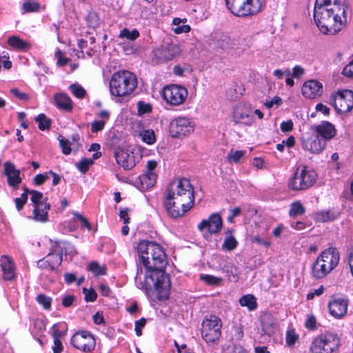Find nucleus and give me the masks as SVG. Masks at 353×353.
<instances>
[{"label": "nucleus", "mask_w": 353, "mask_h": 353, "mask_svg": "<svg viewBox=\"0 0 353 353\" xmlns=\"http://www.w3.org/2000/svg\"><path fill=\"white\" fill-rule=\"evenodd\" d=\"M10 92L16 98L22 100L27 101L29 99V97L27 94L21 92L18 88H14L10 90Z\"/></svg>", "instance_id": "bf43d9fd"}, {"label": "nucleus", "mask_w": 353, "mask_h": 353, "mask_svg": "<svg viewBox=\"0 0 353 353\" xmlns=\"http://www.w3.org/2000/svg\"><path fill=\"white\" fill-rule=\"evenodd\" d=\"M234 117L236 122L242 123L248 125H250L254 118L252 111L245 106H239L234 112Z\"/></svg>", "instance_id": "b1692460"}, {"label": "nucleus", "mask_w": 353, "mask_h": 353, "mask_svg": "<svg viewBox=\"0 0 353 353\" xmlns=\"http://www.w3.org/2000/svg\"><path fill=\"white\" fill-rule=\"evenodd\" d=\"M224 353H247V351L241 346H229Z\"/></svg>", "instance_id": "69168bd1"}, {"label": "nucleus", "mask_w": 353, "mask_h": 353, "mask_svg": "<svg viewBox=\"0 0 353 353\" xmlns=\"http://www.w3.org/2000/svg\"><path fill=\"white\" fill-rule=\"evenodd\" d=\"M138 112L140 114L149 113L152 111V106L150 103H146L143 101H139L137 103Z\"/></svg>", "instance_id": "5fc2aeb1"}, {"label": "nucleus", "mask_w": 353, "mask_h": 353, "mask_svg": "<svg viewBox=\"0 0 353 353\" xmlns=\"http://www.w3.org/2000/svg\"><path fill=\"white\" fill-rule=\"evenodd\" d=\"M59 144L64 154L68 155L71 152L70 143L68 140L62 137L59 139Z\"/></svg>", "instance_id": "4d7b16f0"}, {"label": "nucleus", "mask_w": 353, "mask_h": 353, "mask_svg": "<svg viewBox=\"0 0 353 353\" xmlns=\"http://www.w3.org/2000/svg\"><path fill=\"white\" fill-rule=\"evenodd\" d=\"M194 129V123L185 117H179L174 119L169 125L171 137L179 139L189 136L192 133Z\"/></svg>", "instance_id": "9d476101"}, {"label": "nucleus", "mask_w": 353, "mask_h": 353, "mask_svg": "<svg viewBox=\"0 0 353 353\" xmlns=\"http://www.w3.org/2000/svg\"><path fill=\"white\" fill-rule=\"evenodd\" d=\"M341 345L338 334L325 331L312 339L308 351L309 353H338Z\"/></svg>", "instance_id": "423d86ee"}, {"label": "nucleus", "mask_w": 353, "mask_h": 353, "mask_svg": "<svg viewBox=\"0 0 353 353\" xmlns=\"http://www.w3.org/2000/svg\"><path fill=\"white\" fill-rule=\"evenodd\" d=\"M301 90L305 97L314 99L322 94L323 85L316 80H310L304 83Z\"/></svg>", "instance_id": "412c9836"}, {"label": "nucleus", "mask_w": 353, "mask_h": 353, "mask_svg": "<svg viewBox=\"0 0 353 353\" xmlns=\"http://www.w3.org/2000/svg\"><path fill=\"white\" fill-rule=\"evenodd\" d=\"M318 178L317 173L307 166H299L290 179L288 187L292 190H305L313 186Z\"/></svg>", "instance_id": "6e6552de"}, {"label": "nucleus", "mask_w": 353, "mask_h": 353, "mask_svg": "<svg viewBox=\"0 0 353 353\" xmlns=\"http://www.w3.org/2000/svg\"><path fill=\"white\" fill-rule=\"evenodd\" d=\"M194 199V189L190 181L179 179L172 181L167 188L164 205L172 217L178 218L192 208Z\"/></svg>", "instance_id": "7ed1b4c3"}, {"label": "nucleus", "mask_w": 353, "mask_h": 353, "mask_svg": "<svg viewBox=\"0 0 353 353\" xmlns=\"http://www.w3.org/2000/svg\"><path fill=\"white\" fill-rule=\"evenodd\" d=\"M187 22V19L184 18L183 19L180 18H174L172 20V25L176 26L173 28V31L176 34L181 33H187L189 32L191 30L190 26L189 25H185V23Z\"/></svg>", "instance_id": "7c9ffc66"}, {"label": "nucleus", "mask_w": 353, "mask_h": 353, "mask_svg": "<svg viewBox=\"0 0 353 353\" xmlns=\"http://www.w3.org/2000/svg\"><path fill=\"white\" fill-rule=\"evenodd\" d=\"M282 104V99L281 97L278 96H275L273 97V99L270 101H266L264 103V105L268 108L270 109L273 107L274 105H276V106H279Z\"/></svg>", "instance_id": "13d9d810"}, {"label": "nucleus", "mask_w": 353, "mask_h": 353, "mask_svg": "<svg viewBox=\"0 0 353 353\" xmlns=\"http://www.w3.org/2000/svg\"><path fill=\"white\" fill-rule=\"evenodd\" d=\"M53 332H52V338L54 341V344L52 347V350L53 353H61L63 350V346L61 341L59 339V336H61V332L58 329L56 328V326L54 325L52 327Z\"/></svg>", "instance_id": "473e14b6"}, {"label": "nucleus", "mask_w": 353, "mask_h": 353, "mask_svg": "<svg viewBox=\"0 0 353 353\" xmlns=\"http://www.w3.org/2000/svg\"><path fill=\"white\" fill-rule=\"evenodd\" d=\"M238 245V242L234 236L230 234L227 236L222 244V249L225 251L234 250Z\"/></svg>", "instance_id": "4c0bfd02"}, {"label": "nucleus", "mask_w": 353, "mask_h": 353, "mask_svg": "<svg viewBox=\"0 0 353 353\" xmlns=\"http://www.w3.org/2000/svg\"><path fill=\"white\" fill-rule=\"evenodd\" d=\"M54 104L59 109L65 111H71L72 109V101L70 97L63 92L57 93L54 96Z\"/></svg>", "instance_id": "393cba45"}, {"label": "nucleus", "mask_w": 353, "mask_h": 353, "mask_svg": "<svg viewBox=\"0 0 353 353\" xmlns=\"http://www.w3.org/2000/svg\"><path fill=\"white\" fill-rule=\"evenodd\" d=\"M232 44L230 37L225 35L221 36L216 41V46L221 49H228L231 48Z\"/></svg>", "instance_id": "de8ad7c7"}, {"label": "nucleus", "mask_w": 353, "mask_h": 353, "mask_svg": "<svg viewBox=\"0 0 353 353\" xmlns=\"http://www.w3.org/2000/svg\"><path fill=\"white\" fill-rule=\"evenodd\" d=\"M0 265L4 280H12L15 277L16 274L15 265L12 259L7 255L1 256L0 259Z\"/></svg>", "instance_id": "5701e85b"}, {"label": "nucleus", "mask_w": 353, "mask_h": 353, "mask_svg": "<svg viewBox=\"0 0 353 353\" xmlns=\"http://www.w3.org/2000/svg\"><path fill=\"white\" fill-rule=\"evenodd\" d=\"M8 44L14 50L21 52H26L32 47L29 41L23 40L14 35L8 37Z\"/></svg>", "instance_id": "a878e982"}, {"label": "nucleus", "mask_w": 353, "mask_h": 353, "mask_svg": "<svg viewBox=\"0 0 353 353\" xmlns=\"http://www.w3.org/2000/svg\"><path fill=\"white\" fill-rule=\"evenodd\" d=\"M105 123H106L104 120H94L90 123L91 132L92 133H97L98 132L103 130Z\"/></svg>", "instance_id": "8fccbe9b"}, {"label": "nucleus", "mask_w": 353, "mask_h": 353, "mask_svg": "<svg viewBox=\"0 0 353 353\" xmlns=\"http://www.w3.org/2000/svg\"><path fill=\"white\" fill-rule=\"evenodd\" d=\"M342 74L347 77L353 79V60L343 68Z\"/></svg>", "instance_id": "0e129e2a"}, {"label": "nucleus", "mask_w": 353, "mask_h": 353, "mask_svg": "<svg viewBox=\"0 0 353 353\" xmlns=\"http://www.w3.org/2000/svg\"><path fill=\"white\" fill-rule=\"evenodd\" d=\"M155 172H145L139 176V181L143 189H149L154 185L157 181Z\"/></svg>", "instance_id": "c756f323"}, {"label": "nucleus", "mask_w": 353, "mask_h": 353, "mask_svg": "<svg viewBox=\"0 0 353 353\" xmlns=\"http://www.w3.org/2000/svg\"><path fill=\"white\" fill-rule=\"evenodd\" d=\"M223 270L229 280L234 282L238 281L239 271L234 265L232 264H228L224 267Z\"/></svg>", "instance_id": "f704fd0d"}, {"label": "nucleus", "mask_w": 353, "mask_h": 353, "mask_svg": "<svg viewBox=\"0 0 353 353\" xmlns=\"http://www.w3.org/2000/svg\"><path fill=\"white\" fill-rule=\"evenodd\" d=\"M179 54V47L174 43L161 45L152 50L153 59L157 63H163L172 60Z\"/></svg>", "instance_id": "4468645a"}, {"label": "nucleus", "mask_w": 353, "mask_h": 353, "mask_svg": "<svg viewBox=\"0 0 353 353\" xmlns=\"http://www.w3.org/2000/svg\"><path fill=\"white\" fill-rule=\"evenodd\" d=\"M239 303L243 307H246L250 311L256 309V299L252 294H246L239 299Z\"/></svg>", "instance_id": "2f4dec72"}, {"label": "nucleus", "mask_w": 353, "mask_h": 353, "mask_svg": "<svg viewBox=\"0 0 353 353\" xmlns=\"http://www.w3.org/2000/svg\"><path fill=\"white\" fill-rule=\"evenodd\" d=\"M37 301L42 305L45 310H50L51 307L52 299L43 294H40L37 296Z\"/></svg>", "instance_id": "49530a36"}, {"label": "nucleus", "mask_w": 353, "mask_h": 353, "mask_svg": "<svg viewBox=\"0 0 353 353\" xmlns=\"http://www.w3.org/2000/svg\"><path fill=\"white\" fill-rule=\"evenodd\" d=\"M346 0H316L314 19L320 31L325 34L340 32L347 21Z\"/></svg>", "instance_id": "f03ea898"}, {"label": "nucleus", "mask_w": 353, "mask_h": 353, "mask_svg": "<svg viewBox=\"0 0 353 353\" xmlns=\"http://www.w3.org/2000/svg\"><path fill=\"white\" fill-rule=\"evenodd\" d=\"M261 327L264 334L271 335L274 332V320L273 316L268 313H265L261 318Z\"/></svg>", "instance_id": "cd10ccee"}, {"label": "nucleus", "mask_w": 353, "mask_h": 353, "mask_svg": "<svg viewBox=\"0 0 353 353\" xmlns=\"http://www.w3.org/2000/svg\"><path fill=\"white\" fill-rule=\"evenodd\" d=\"M293 128V123L291 120L283 121L281 123V130L284 132H290Z\"/></svg>", "instance_id": "774afa93"}, {"label": "nucleus", "mask_w": 353, "mask_h": 353, "mask_svg": "<svg viewBox=\"0 0 353 353\" xmlns=\"http://www.w3.org/2000/svg\"><path fill=\"white\" fill-rule=\"evenodd\" d=\"M137 87L136 75L128 70H119L113 73L110 80V94L115 97H124L134 92Z\"/></svg>", "instance_id": "20e7f679"}, {"label": "nucleus", "mask_w": 353, "mask_h": 353, "mask_svg": "<svg viewBox=\"0 0 353 353\" xmlns=\"http://www.w3.org/2000/svg\"><path fill=\"white\" fill-rule=\"evenodd\" d=\"M3 167L4 174L7 176L8 185L14 189L18 188L22 181L20 177V171L17 170L14 165L10 162H6Z\"/></svg>", "instance_id": "aec40b11"}, {"label": "nucleus", "mask_w": 353, "mask_h": 353, "mask_svg": "<svg viewBox=\"0 0 353 353\" xmlns=\"http://www.w3.org/2000/svg\"><path fill=\"white\" fill-rule=\"evenodd\" d=\"M188 90L179 85H170L165 86L162 92L163 99L167 103L172 105L183 104L188 97Z\"/></svg>", "instance_id": "9b49d317"}, {"label": "nucleus", "mask_w": 353, "mask_h": 353, "mask_svg": "<svg viewBox=\"0 0 353 353\" xmlns=\"http://www.w3.org/2000/svg\"><path fill=\"white\" fill-rule=\"evenodd\" d=\"M305 70L300 65H296L292 69V77L299 78L304 74Z\"/></svg>", "instance_id": "338daca9"}, {"label": "nucleus", "mask_w": 353, "mask_h": 353, "mask_svg": "<svg viewBox=\"0 0 353 353\" xmlns=\"http://www.w3.org/2000/svg\"><path fill=\"white\" fill-rule=\"evenodd\" d=\"M36 121L39 123V128L41 130H45L49 129L50 127L51 121L46 117L44 114H40L36 118Z\"/></svg>", "instance_id": "37998d69"}, {"label": "nucleus", "mask_w": 353, "mask_h": 353, "mask_svg": "<svg viewBox=\"0 0 353 353\" xmlns=\"http://www.w3.org/2000/svg\"><path fill=\"white\" fill-rule=\"evenodd\" d=\"M34 206L33 211V219L37 221L46 222L48 220V211L50 210V205L48 203H45L43 205Z\"/></svg>", "instance_id": "c85d7f7f"}, {"label": "nucleus", "mask_w": 353, "mask_h": 353, "mask_svg": "<svg viewBox=\"0 0 353 353\" xmlns=\"http://www.w3.org/2000/svg\"><path fill=\"white\" fill-rule=\"evenodd\" d=\"M140 136L143 141L149 145L153 144L156 141L155 134L152 130H143Z\"/></svg>", "instance_id": "a19ab883"}, {"label": "nucleus", "mask_w": 353, "mask_h": 353, "mask_svg": "<svg viewBox=\"0 0 353 353\" xmlns=\"http://www.w3.org/2000/svg\"><path fill=\"white\" fill-rule=\"evenodd\" d=\"M221 319L214 315H210L203 320L201 334L206 343H214L218 341L221 334Z\"/></svg>", "instance_id": "1a4fd4ad"}, {"label": "nucleus", "mask_w": 353, "mask_h": 353, "mask_svg": "<svg viewBox=\"0 0 353 353\" xmlns=\"http://www.w3.org/2000/svg\"><path fill=\"white\" fill-rule=\"evenodd\" d=\"M223 221L221 216L214 213L210 216L208 219H203L198 225L197 228L200 232L207 228L210 234L218 233L222 228Z\"/></svg>", "instance_id": "f3484780"}, {"label": "nucleus", "mask_w": 353, "mask_h": 353, "mask_svg": "<svg viewBox=\"0 0 353 353\" xmlns=\"http://www.w3.org/2000/svg\"><path fill=\"white\" fill-rule=\"evenodd\" d=\"M146 320L144 318H141V319L135 322V327L134 330L136 334L138 336H140L142 334V328L145 325Z\"/></svg>", "instance_id": "680f3d73"}, {"label": "nucleus", "mask_w": 353, "mask_h": 353, "mask_svg": "<svg viewBox=\"0 0 353 353\" xmlns=\"http://www.w3.org/2000/svg\"><path fill=\"white\" fill-rule=\"evenodd\" d=\"M305 212V208L303 205L299 201L294 202L291 204L290 210V215L292 216H296L297 215H301Z\"/></svg>", "instance_id": "79ce46f5"}, {"label": "nucleus", "mask_w": 353, "mask_h": 353, "mask_svg": "<svg viewBox=\"0 0 353 353\" xmlns=\"http://www.w3.org/2000/svg\"><path fill=\"white\" fill-rule=\"evenodd\" d=\"M138 254L145 268L143 278L142 268H137L135 281L140 288L148 290L154 287L158 292L159 299L168 298L170 291V281L165 273L168 263L166 254L163 248L158 243L142 241L138 245Z\"/></svg>", "instance_id": "f257e3e1"}, {"label": "nucleus", "mask_w": 353, "mask_h": 353, "mask_svg": "<svg viewBox=\"0 0 353 353\" xmlns=\"http://www.w3.org/2000/svg\"><path fill=\"white\" fill-rule=\"evenodd\" d=\"M228 9L239 17H252L265 8L266 0H225Z\"/></svg>", "instance_id": "0eeeda50"}, {"label": "nucleus", "mask_w": 353, "mask_h": 353, "mask_svg": "<svg viewBox=\"0 0 353 353\" xmlns=\"http://www.w3.org/2000/svg\"><path fill=\"white\" fill-rule=\"evenodd\" d=\"M339 252L335 248H328L321 252L312 266V275L320 279L330 274L339 265Z\"/></svg>", "instance_id": "39448f33"}, {"label": "nucleus", "mask_w": 353, "mask_h": 353, "mask_svg": "<svg viewBox=\"0 0 353 353\" xmlns=\"http://www.w3.org/2000/svg\"><path fill=\"white\" fill-rule=\"evenodd\" d=\"M330 314L335 319H341L347 312L348 300L341 297H332L327 305Z\"/></svg>", "instance_id": "dca6fc26"}, {"label": "nucleus", "mask_w": 353, "mask_h": 353, "mask_svg": "<svg viewBox=\"0 0 353 353\" xmlns=\"http://www.w3.org/2000/svg\"><path fill=\"white\" fill-rule=\"evenodd\" d=\"M83 292L85 295V300L87 302H93L97 299V292L92 289L83 288Z\"/></svg>", "instance_id": "603ef678"}, {"label": "nucleus", "mask_w": 353, "mask_h": 353, "mask_svg": "<svg viewBox=\"0 0 353 353\" xmlns=\"http://www.w3.org/2000/svg\"><path fill=\"white\" fill-rule=\"evenodd\" d=\"M55 54L57 59V65L59 66H64L68 63L69 59L64 57L61 50H57Z\"/></svg>", "instance_id": "e2e57ef3"}, {"label": "nucleus", "mask_w": 353, "mask_h": 353, "mask_svg": "<svg viewBox=\"0 0 353 353\" xmlns=\"http://www.w3.org/2000/svg\"><path fill=\"white\" fill-rule=\"evenodd\" d=\"M50 179L49 173L37 174L33 179V183L36 185H41Z\"/></svg>", "instance_id": "864d4df0"}, {"label": "nucleus", "mask_w": 353, "mask_h": 353, "mask_svg": "<svg viewBox=\"0 0 353 353\" xmlns=\"http://www.w3.org/2000/svg\"><path fill=\"white\" fill-rule=\"evenodd\" d=\"M62 255V250H56V252L49 253L46 257L38 261L37 265L41 269L54 270L61 264Z\"/></svg>", "instance_id": "a211bd4d"}, {"label": "nucleus", "mask_w": 353, "mask_h": 353, "mask_svg": "<svg viewBox=\"0 0 353 353\" xmlns=\"http://www.w3.org/2000/svg\"><path fill=\"white\" fill-rule=\"evenodd\" d=\"M31 194L30 200L34 205V206L44 205L45 203H47V198H43V195L41 192L37 190L30 191Z\"/></svg>", "instance_id": "c9c22d12"}, {"label": "nucleus", "mask_w": 353, "mask_h": 353, "mask_svg": "<svg viewBox=\"0 0 353 353\" xmlns=\"http://www.w3.org/2000/svg\"><path fill=\"white\" fill-rule=\"evenodd\" d=\"M69 90L78 99H83L86 94L85 90L79 84L74 83L70 85Z\"/></svg>", "instance_id": "ea45409f"}, {"label": "nucleus", "mask_w": 353, "mask_h": 353, "mask_svg": "<svg viewBox=\"0 0 353 353\" xmlns=\"http://www.w3.org/2000/svg\"><path fill=\"white\" fill-rule=\"evenodd\" d=\"M201 279L210 285H219L221 279L210 274L201 275Z\"/></svg>", "instance_id": "a18cd8bd"}, {"label": "nucleus", "mask_w": 353, "mask_h": 353, "mask_svg": "<svg viewBox=\"0 0 353 353\" xmlns=\"http://www.w3.org/2000/svg\"><path fill=\"white\" fill-rule=\"evenodd\" d=\"M299 339V335L294 330L287 331L285 341L288 346H292Z\"/></svg>", "instance_id": "09e8293b"}, {"label": "nucleus", "mask_w": 353, "mask_h": 353, "mask_svg": "<svg viewBox=\"0 0 353 353\" xmlns=\"http://www.w3.org/2000/svg\"><path fill=\"white\" fill-rule=\"evenodd\" d=\"M339 217V213L336 212L329 210H321L316 212L313 215V218L316 222L325 223L332 221Z\"/></svg>", "instance_id": "bb28decb"}, {"label": "nucleus", "mask_w": 353, "mask_h": 353, "mask_svg": "<svg viewBox=\"0 0 353 353\" xmlns=\"http://www.w3.org/2000/svg\"><path fill=\"white\" fill-rule=\"evenodd\" d=\"M94 163L92 159H83L76 163L77 168L82 172L85 173L88 171L90 166Z\"/></svg>", "instance_id": "c03bdc74"}, {"label": "nucleus", "mask_w": 353, "mask_h": 353, "mask_svg": "<svg viewBox=\"0 0 353 353\" xmlns=\"http://www.w3.org/2000/svg\"><path fill=\"white\" fill-rule=\"evenodd\" d=\"M302 148L310 153L319 154L325 148L326 143L321 139L314 132L306 134L301 138Z\"/></svg>", "instance_id": "2eb2a0df"}, {"label": "nucleus", "mask_w": 353, "mask_h": 353, "mask_svg": "<svg viewBox=\"0 0 353 353\" xmlns=\"http://www.w3.org/2000/svg\"><path fill=\"white\" fill-rule=\"evenodd\" d=\"M114 157L117 163L125 170L132 169L136 165L134 153L128 150L118 148L115 152Z\"/></svg>", "instance_id": "6ab92c4d"}, {"label": "nucleus", "mask_w": 353, "mask_h": 353, "mask_svg": "<svg viewBox=\"0 0 353 353\" xmlns=\"http://www.w3.org/2000/svg\"><path fill=\"white\" fill-rule=\"evenodd\" d=\"M23 8L26 12H35L39 10V5L35 1H28L23 4Z\"/></svg>", "instance_id": "6e6d98bb"}, {"label": "nucleus", "mask_w": 353, "mask_h": 353, "mask_svg": "<svg viewBox=\"0 0 353 353\" xmlns=\"http://www.w3.org/2000/svg\"><path fill=\"white\" fill-rule=\"evenodd\" d=\"M245 154H246V152L244 150H232L227 156V160L229 162L239 163H240L241 160L245 157Z\"/></svg>", "instance_id": "e433bc0d"}, {"label": "nucleus", "mask_w": 353, "mask_h": 353, "mask_svg": "<svg viewBox=\"0 0 353 353\" xmlns=\"http://www.w3.org/2000/svg\"><path fill=\"white\" fill-rule=\"evenodd\" d=\"M316 319L313 314H308L305 321V326L307 329L314 330L316 329Z\"/></svg>", "instance_id": "3c124183"}, {"label": "nucleus", "mask_w": 353, "mask_h": 353, "mask_svg": "<svg viewBox=\"0 0 353 353\" xmlns=\"http://www.w3.org/2000/svg\"><path fill=\"white\" fill-rule=\"evenodd\" d=\"M119 37L120 38H126L128 40L134 41L139 37V32L136 29L130 30L128 28H123L121 30Z\"/></svg>", "instance_id": "58836bf2"}, {"label": "nucleus", "mask_w": 353, "mask_h": 353, "mask_svg": "<svg viewBox=\"0 0 353 353\" xmlns=\"http://www.w3.org/2000/svg\"><path fill=\"white\" fill-rule=\"evenodd\" d=\"M88 270L90 271L94 276H102L106 274V267L100 265L97 261H92L89 263Z\"/></svg>", "instance_id": "72a5a7b5"}, {"label": "nucleus", "mask_w": 353, "mask_h": 353, "mask_svg": "<svg viewBox=\"0 0 353 353\" xmlns=\"http://www.w3.org/2000/svg\"><path fill=\"white\" fill-rule=\"evenodd\" d=\"M330 101L339 113H347L353 108V91L345 90L332 94Z\"/></svg>", "instance_id": "f8f14e48"}, {"label": "nucleus", "mask_w": 353, "mask_h": 353, "mask_svg": "<svg viewBox=\"0 0 353 353\" xmlns=\"http://www.w3.org/2000/svg\"><path fill=\"white\" fill-rule=\"evenodd\" d=\"M313 132L325 143L326 141L332 139L336 132L334 125L328 121H323L316 125L313 128Z\"/></svg>", "instance_id": "4be33fe9"}, {"label": "nucleus", "mask_w": 353, "mask_h": 353, "mask_svg": "<svg viewBox=\"0 0 353 353\" xmlns=\"http://www.w3.org/2000/svg\"><path fill=\"white\" fill-rule=\"evenodd\" d=\"M71 344L77 349L85 352L93 350L96 342L92 334L88 331L76 332L71 338Z\"/></svg>", "instance_id": "ddd939ff"}, {"label": "nucleus", "mask_w": 353, "mask_h": 353, "mask_svg": "<svg viewBox=\"0 0 353 353\" xmlns=\"http://www.w3.org/2000/svg\"><path fill=\"white\" fill-rule=\"evenodd\" d=\"M32 332L35 334H39L45 330L43 321L41 319H36L34 321V327L32 328Z\"/></svg>", "instance_id": "052dcab7"}]
</instances>
